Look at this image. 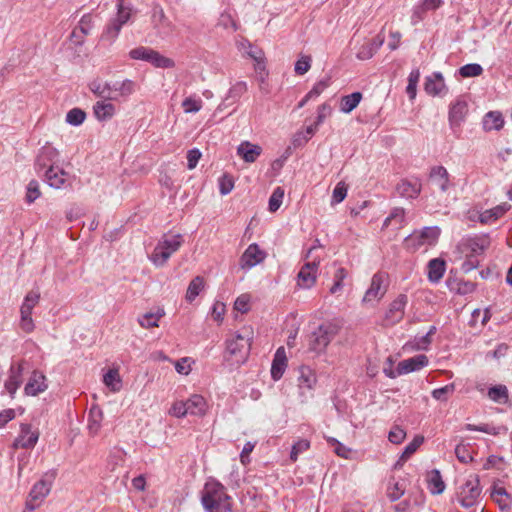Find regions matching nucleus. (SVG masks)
Returning a JSON list of instances; mask_svg holds the SVG:
<instances>
[{"label": "nucleus", "mask_w": 512, "mask_h": 512, "mask_svg": "<svg viewBox=\"0 0 512 512\" xmlns=\"http://www.w3.org/2000/svg\"><path fill=\"white\" fill-rule=\"evenodd\" d=\"M93 26L92 16L90 14H85L81 17L76 27L81 34L87 36L91 33Z\"/></svg>", "instance_id": "obj_56"}, {"label": "nucleus", "mask_w": 512, "mask_h": 512, "mask_svg": "<svg viewBox=\"0 0 512 512\" xmlns=\"http://www.w3.org/2000/svg\"><path fill=\"white\" fill-rule=\"evenodd\" d=\"M204 287V279L201 276H196L191 280V282L188 285L187 292H186V300L188 302H192L195 300V298L200 294L201 290Z\"/></svg>", "instance_id": "obj_39"}, {"label": "nucleus", "mask_w": 512, "mask_h": 512, "mask_svg": "<svg viewBox=\"0 0 512 512\" xmlns=\"http://www.w3.org/2000/svg\"><path fill=\"white\" fill-rule=\"evenodd\" d=\"M183 243V237L180 234L171 237H163L158 242L151 255V261L156 266H163L173 253H175Z\"/></svg>", "instance_id": "obj_6"}, {"label": "nucleus", "mask_w": 512, "mask_h": 512, "mask_svg": "<svg viewBox=\"0 0 512 512\" xmlns=\"http://www.w3.org/2000/svg\"><path fill=\"white\" fill-rule=\"evenodd\" d=\"M51 485L52 480H46L44 478L39 480L33 485L29 497H31L32 500L42 501L49 494Z\"/></svg>", "instance_id": "obj_33"}, {"label": "nucleus", "mask_w": 512, "mask_h": 512, "mask_svg": "<svg viewBox=\"0 0 512 512\" xmlns=\"http://www.w3.org/2000/svg\"><path fill=\"white\" fill-rule=\"evenodd\" d=\"M346 196H347V186L345 185L344 182H339L333 190L332 203H335V204L341 203L345 199Z\"/></svg>", "instance_id": "obj_58"}, {"label": "nucleus", "mask_w": 512, "mask_h": 512, "mask_svg": "<svg viewBox=\"0 0 512 512\" xmlns=\"http://www.w3.org/2000/svg\"><path fill=\"white\" fill-rule=\"evenodd\" d=\"M404 491L405 489L398 482H395L393 485L388 487L387 496L392 502H394L401 498Z\"/></svg>", "instance_id": "obj_63"}, {"label": "nucleus", "mask_w": 512, "mask_h": 512, "mask_svg": "<svg viewBox=\"0 0 512 512\" xmlns=\"http://www.w3.org/2000/svg\"><path fill=\"white\" fill-rule=\"evenodd\" d=\"M319 262L312 261L304 264L298 273V285L301 288H311L316 282Z\"/></svg>", "instance_id": "obj_17"}, {"label": "nucleus", "mask_w": 512, "mask_h": 512, "mask_svg": "<svg viewBox=\"0 0 512 512\" xmlns=\"http://www.w3.org/2000/svg\"><path fill=\"white\" fill-rule=\"evenodd\" d=\"M405 437H406V432L398 426L394 427L389 432V435H388L389 441L393 444L402 443V441L405 439Z\"/></svg>", "instance_id": "obj_64"}, {"label": "nucleus", "mask_w": 512, "mask_h": 512, "mask_svg": "<svg viewBox=\"0 0 512 512\" xmlns=\"http://www.w3.org/2000/svg\"><path fill=\"white\" fill-rule=\"evenodd\" d=\"M152 51V48L139 46L130 50L129 57L133 60L149 62Z\"/></svg>", "instance_id": "obj_47"}, {"label": "nucleus", "mask_w": 512, "mask_h": 512, "mask_svg": "<svg viewBox=\"0 0 512 512\" xmlns=\"http://www.w3.org/2000/svg\"><path fill=\"white\" fill-rule=\"evenodd\" d=\"M485 247L480 244L478 239H465L457 245V251L465 260L461 264V270L469 273L479 266L478 255L482 254Z\"/></svg>", "instance_id": "obj_4"}, {"label": "nucleus", "mask_w": 512, "mask_h": 512, "mask_svg": "<svg viewBox=\"0 0 512 512\" xmlns=\"http://www.w3.org/2000/svg\"><path fill=\"white\" fill-rule=\"evenodd\" d=\"M408 303V297L405 294H400L398 297L393 300L388 310L385 313L384 317V325L385 326H393L399 323L405 314V307Z\"/></svg>", "instance_id": "obj_11"}, {"label": "nucleus", "mask_w": 512, "mask_h": 512, "mask_svg": "<svg viewBox=\"0 0 512 512\" xmlns=\"http://www.w3.org/2000/svg\"><path fill=\"white\" fill-rule=\"evenodd\" d=\"M361 99L362 94L360 92L343 96L340 101V110L346 114L352 112L359 105Z\"/></svg>", "instance_id": "obj_36"}, {"label": "nucleus", "mask_w": 512, "mask_h": 512, "mask_svg": "<svg viewBox=\"0 0 512 512\" xmlns=\"http://www.w3.org/2000/svg\"><path fill=\"white\" fill-rule=\"evenodd\" d=\"M59 152L51 145L43 146L35 159L34 169L38 175L45 173L46 169H54L59 163Z\"/></svg>", "instance_id": "obj_9"}, {"label": "nucleus", "mask_w": 512, "mask_h": 512, "mask_svg": "<svg viewBox=\"0 0 512 512\" xmlns=\"http://www.w3.org/2000/svg\"><path fill=\"white\" fill-rule=\"evenodd\" d=\"M252 334L250 328L244 327L232 339L226 340V353L230 356L226 358L228 361L232 360L237 364L246 361L251 349Z\"/></svg>", "instance_id": "obj_2"}, {"label": "nucleus", "mask_w": 512, "mask_h": 512, "mask_svg": "<svg viewBox=\"0 0 512 512\" xmlns=\"http://www.w3.org/2000/svg\"><path fill=\"white\" fill-rule=\"evenodd\" d=\"M103 420V412L98 407H92L89 412L88 430L92 436L98 434Z\"/></svg>", "instance_id": "obj_35"}, {"label": "nucleus", "mask_w": 512, "mask_h": 512, "mask_svg": "<svg viewBox=\"0 0 512 512\" xmlns=\"http://www.w3.org/2000/svg\"><path fill=\"white\" fill-rule=\"evenodd\" d=\"M387 276L384 273L378 272L373 275L370 287L365 292L362 299L363 304H368L373 301L381 300L387 292Z\"/></svg>", "instance_id": "obj_10"}, {"label": "nucleus", "mask_w": 512, "mask_h": 512, "mask_svg": "<svg viewBox=\"0 0 512 512\" xmlns=\"http://www.w3.org/2000/svg\"><path fill=\"white\" fill-rule=\"evenodd\" d=\"M261 152L262 149L260 146L251 144L248 141L242 142L237 148L238 155L247 163L255 162Z\"/></svg>", "instance_id": "obj_27"}, {"label": "nucleus", "mask_w": 512, "mask_h": 512, "mask_svg": "<svg viewBox=\"0 0 512 512\" xmlns=\"http://www.w3.org/2000/svg\"><path fill=\"white\" fill-rule=\"evenodd\" d=\"M266 253L256 243L250 244L240 258L242 269H250L264 261Z\"/></svg>", "instance_id": "obj_14"}, {"label": "nucleus", "mask_w": 512, "mask_h": 512, "mask_svg": "<svg viewBox=\"0 0 512 512\" xmlns=\"http://www.w3.org/2000/svg\"><path fill=\"white\" fill-rule=\"evenodd\" d=\"M187 412L194 416H203L206 412V401L203 396L194 394L186 401Z\"/></svg>", "instance_id": "obj_28"}, {"label": "nucleus", "mask_w": 512, "mask_h": 512, "mask_svg": "<svg viewBox=\"0 0 512 512\" xmlns=\"http://www.w3.org/2000/svg\"><path fill=\"white\" fill-rule=\"evenodd\" d=\"M47 387L45 375L38 370H34L25 385L24 392L28 396H36L44 392Z\"/></svg>", "instance_id": "obj_20"}, {"label": "nucleus", "mask_w": 512, "mask_h": 512, "mask_svg": "<svg viewBox=\"0 0 512 512\" xmlns=\"http://www.w3.org/2000/svg\"><path fill=\"white\" fill-rule=\"evenodd\" d=\"M234 187L233 178L230 175L224 174L219 179V190L222 195L229 194Z\"/></svg>", "instance_id": "obj_59"}, {"label": "nucleus", "mask_w": 512, "mask_h": 512, "mask_svg": "<svg viewBox=\"0 0 512 512\" xmlns=\"http://www.w3.org/2000/svg\"><path fill=\"white\" fill-rule=\"evenodd\" d=\"M43 175L44 180L52 188L61 189L71 185V177L58 165L54 169H46Z\"/></svg>", "instance_id": "obj_13"}, {"label": "nucleus", "mask_w": 512, "mask_h": 512, "mask_svg": "<svg viewBox=\"0 0 512 512\" xmlns=\"http://www.w3.org/2000/svg\"><path fill=\"white\" fill-rule=\"evenodd\" d=\"M504 118L500 111H489L483 117V130L490 132L492 130H501L504 126Z\"/></svg>", "instance_id": "obj_25"}, {"label": "nucleus", "mask_w": 512, "mask_h": 512, "mask_svg": "<svg viewBox=\"0 0 512 512\" xmlns=\"http://www.w3.org/2000/svg\"><path fill=\"white\" fill-rule=\"evenodd\" d=\"M39 439L38 430H32L30 424H21L20 426V434L14 440L13 447L14 448H24L30 449L33 448Z\"/></svg>", "instance_id": "obj_15"}, {"label": "nucleus", "mask_w": 512, "mask_h": 512, "mask_svg": "<svg viewBox=\"0 0 512 512\" xmlns=\"http://www.w3.org/2000/svg\"><path fill=\"white\" fill-rule=\"evenodd\" d=\"M119 3H118V13H117V18L115 19V21H117L120 25H124L129 19H130V16H131V9L130 8H127L123 5V3L121 2L122 0H118Z\"/></svg>", "instance_id": "obj_61"}, {"label": "nucleus", "mask_w": 512, "mask_h": 512, "mask_svg": "<svg viewBox=\"0 0 512 512\" xmlns=\"http://www.w3.org/2000/svg\"><path fill=\"white\" fill-rule=\"evenodd\" d=\"M247 91V85L245 82H237L228 91V94L224 101L219 105V109L227 107L238 101L240 97Z\"/></svg>", "instance_id": "obj_31"}, {"label": "nucleus", "mask_w": 512, "mask_h": 512, "mask_svg": "<svg viewBox=\"0 0 512 512\" xmlns=\"http://www.w3.org/2000/svg\"><path fill=\"white\" fill-rule=\"evenodd\" d=\"M153 66L157 68H173L175 66V62L160 54L158 51L154 50L151 53L149 62Z\"/></svg>", "instance_id": "obj_43"}, {"label": "nucleus", "mask_w": 512, "mask_h": 512, "mask_svg": "<svg viewBox=\"0 0 512 512\" xmlns=\"http://www.w3.org/2000/svg\"><path fill=\"white\" fill-rule=\"evenodd\" d=\"M420 79L419 69H413L408 76V84L406 87V93L410 100H414L417 93V84Z\"/></svg>", "instance_id": "obj_44"}, {"label": "nucleus", "mask_w": 512, "mask_h": 512, "mask_svg": "<svg viewBox=\"0 0 512 512\" xmlns=\"http://www.w3.org/2000/svg\"><path fill=\"white\" fill-rule=\"evenodd\" d=\"M122 25H120L117 21H112L107 25L106 29L102 33L101 39L113 41L119 34Z\"/></svg>", "instance_id": "obj_53"}, {"label": "nucleus", "mask_w": 512, "mask_h": 512, "mask_svg": "<svg viewBox=\"0 0 512 512\" xmlns=\"http://www.w3.org/2000/svg\"><path fill=\"white\" fill-rule=\"evenodd\" d=\"M163 315V311H158L157 313L148 312L138 319V323L141 327L146 329L158 327V321Z\"/></svg>", "instance_id": "obj_42"}, {"label": "nucleus", "mask_w": 512, "mask_h": 512, "mask_svg": "<svg viewBox=\"0 0 512 512\" xmlns=\"http://www.w3.org/2000/svg\"><path fill=\"white\" fill-rule=\"evenodd\" d=\"M86 119V113L80 108H73L66 114V122L73 126L81 125Z\"/></svg>", "instance_id": "obj_45"}, {"label": "nucleus", "mask_w": 512, "mask_h": 512, "mask_svg": "<svg viewBox=\"0 0 512 512\" xmlns=\"http://www.w3.org/2000/svg\"><path fill=\"white\" fill-rule=\"evenodd\" d=\"M424 90L431 96H445L448 93V87L445 84L444 77L440 72H434L425 78Z\"/></svg>", "instance_id": "obj_16"}, {"label": "nucleus", "mask_w": 512, "mask_h": 512, "mask_svg": "<svg viewBox=\"0 0 512 512\" xmlns=\"http://www.w3.org/2000/svg\"><path fill=\"white\" fill-rule=\"evenodd\" d=\"M421 189L422 184L419 179H416L415 181L402 179L396 185V192L398 195L406 199H416L420 195Z\"/></svg>", "instance_id": "obj_21"}, {"label": "nucleus", "mask_w": 512, "mask_h": 512, "mask_svg": "<svg viewBox=\"0 0 512 512\" xmlns=\"http://www.w3.org/2000/svg\"><path fill=\"white\" fill-rule=\"evenodd\" d=\"M483 73V68L480 64L470 63L462 66L459 69V74L464 78L477 77Z\"/></svg>", "instance_id": "obj_46"}, {"label": "nucleus", "mask_w": 512, "mask_h": 512, "mask_svg": "<svg viewBox=\"0 0 512 512\" xmlns=\"http://www.w3.org/2000/svg\"><path fill=\"white\" fill-rule=\"evenodd\" d=\"M182 106L186 113H196L201 109L202 101L195 100V99L189 97V98H186L183 100Z\"/></svg>", "instance_id": "obj_60"}, {"label": "nucleus", "mask_w": 512, "mask_h": 512, "mask_svg": "<svg viewBox=\"0 0 512 512\" xmlns=\"http://www.w3.org/2000/svg\"><path fill=\"white\" fill-rule=\"evenodd\" d=\"M93 113L98 121H107L115 115L116 107L108 101H97L93 106Z\"/></svg>", "instance_id": "obj_26"}, {"label": "nucleus", "mask_w": 512, "mask_h": 512, "mask_svg": "<svg viewBox=\"0 0 512 512\" xmlns=\"http://www.w3.org/2000/svg\"><path fill=\"white\" fill-rule=\"evenodd\" d=\"M338 332L339 326L334 323L325 322L319 325L309 336V349L316 353L324 352Z\"/></svg>", "instance_id": "obj_5"}, {"label": "nucleus", "mask_w": 512, "mask_h": 512, "mask_svg": "<svg viewBox=\"0 0 512 512\" xmlns=\"http://www.w3.org/2000/svg\"><path fill=\"white\" fill-rule=\"evenodd\" d=\"M136 84L130 79L113 82V90L115 91L116 101L120 98H127L135 92Z\"/></svg>", "instance_id": "obj_30"}, {"label": "nucleus", "mask_w": 512, "mask_h": 512, "mask_svg": "<svg viewBox=\"0 0 512 512\" xmlns=\"http://www.w3.org/2000/svg\"><path fill=\"white\" fill-rule=\"evenodd\" d=\"M286 366H287V358H286L285 350L283 347H279L276 350L274 359L272 361L271 377L275 381L279 380L283 376Z\"/></svg>", "instance_id": "obj_23"}, {"label": "nucleus", "mask_w": 512, "mask_h": 512, "mask_svg": "<svg viewBox=\"0 0 512 512\" xmlns=\"http://www.w3.org/2000/svg\"><path fill=\"white\" fill-rule=\"evenodd\" d=\"M428 488L434 495L442 494L445 490V483L439 470L434 469L428 474Z\"/></svg>", "instance_id": "obj_34"}, {"label": "nucleus", "mask_w": 512, "mask_h": 512, "mask_svg": "<svg viewBox=\"0 0 512 512\" xmlns=\"http://www.w3.org/2000/svg\"><path fill=\"white\" fill-rule=\"evenodd\" d=\"M440 229L437 226L424 227L420 231H414L412 234L405 238V244L408 248L417 250L423 245H433L439 235Z\"/></svg>", "instance_id": "obj_8"}, {"label": "nucleus", "mask_w": 512, "mask_h": 512, "mask_svg": "<svg viewBox=\"0 0 512 512\" xmlns=\"http://www.w3.org/2000/svg\"><path fill=\"white\" fill-rule=\"evenodd\" d=\"M150 24L154 35L162 40L170 38L176 29L159 3H153L151 6Z\"/></svg>", "instance_id": "obj_3"}, {"label": "nucleus", "mask_w": 512, "mask_h": 512, "mask_svg": "<svg viewBox=\"0 0 512 512\" xmlns=\"http://www.w3.org/2000/svg\"><path fill=\"white\" fill-rule=\"evenodd\" d=\"M41 195L39 183L36 180H31L27 185L26 197L25 200L27 203L31 204L36 199H38Z\"/></svg>", "instance_id": "obj_52"}, {"label": "nucleus", "mask_w": 512, "mask_h": 512, "mask_svg": "<svg viewBox=\"0 0 512 512\" xmlns=\"http://www.w3.org/2000/svg\"><path fill=\"white\" fill-rule=\"evenodd\" d=\"M445 272V261L440 258H434L428 263V279L437 283L443 277Z\"/></svg>", "instance_id": "obj_32"}, {"label": "nucleus", "mask_w": 512, "mask_h": 512, "mask_svg": "<svg viewBox=\"0 0 512 512\" xmlns=\"http://www.w3.org/2000/svg\"><path fill=\"white\" fill-rule=\"evenodd\" d=\"M429 178L443 193L447 192L450 187L449 173L444 166L440 165L432 167L429 173Z\"/></svg>", "instance_id": "obj_22"}, {"label": "nucleus", "mask_w": 512, "mask_h": 512, "mask_svg": "<svg viewBox=\"0 0 512 512\" xmlns=\"http://www.w3.org/2000/svg\"><path fill=\"white\" fill-rule=\"evenodd\" d=\"M23 363L12 364L9 369L8 379L5 381V389L13 398L17 389L23 382Z\"/></svg>", "instance_id": "obj_18"}, {"label": "nucleus", "mask_w": 512, "mask_h": 512, "mask_svg": "<svg viewBox=\"0 0 512 512\" xmlns=\"http://www.w3.org/2000/svg\"><path fill=\"white\" fill-rule=\"evenodd\" d=\"M424 438L422 436H416L404 449L395 467L402 465L403 462L407 461L412 454H414L420 445L423 443Z\"/></svg>", "instance_id": "obj_38"}, {"label": "nucleus", "mask_w": 512, "mask_h": 512, "mask_svg": "<svg viewBox=\"0 0 512 512\" xmlns=\"http://www.w3.org/2000/svg\"><path fill=\"white\" fill-rule=\"evenodd\" d=\"M330 85V78L322 79L315 83L312 89L307 93L308 98L316 99Z\"/></svg>", "instance_id": "obj_57"}, {"label": "nucleus", "mask_w": 512, "mask_h": 512, "mask_svg": "<svg viewBox=\"0 0 512 512\" xmlns=\"http://www.w3.org/2000/svg\"><path fill=\"white\" fill-rule=\"evenodd\" d=\"M428 362L429 361L426 355L419 354L399 362L396 370L398 375H403L420 370L421 368L427 366Z\"/></svg>", "instance_id": "obj_19"}, {"label": "nucleus", "mask_w": 512, "mask_h": 512, "mask_svg": "<svg viewBox=\"0 0 512 512\" xmlns=\"http://www.w3.org/2000/svg\"><path fill=\"white\" fill-rule=\"evenodd\" d=\"M201 502L207 512H231V497L224 485L213 478L205 483Z\"/></svg>", "instance_id": "obj_1"}, {"label": "nucleus", "mask_w": 512, "mask_h": 512, "mask_svg": "<svg viewBox=\"0 0 512 512\" xmlns=\"http://www.w3.org/2000/svg\"><path fill=\"white\" fill-rule=\"evenodd\" d=\"M103 381L112 391H119L121 388V379L117 369H109L103 377Z\"/></svg>", "instance_id": "obj_41"}, {"label": "nucleus", "mask_w": 512, "mask_h": 512, "mask_svg": "<svg viewBox=\"0 0 512 512\" xmlns=\"http://www.w3.org/2000/svg\"><path fill=\"white\" fill-rule=\"evenodd\" d=\"M169 414L177 418H182L188 415L185 401L175 402L170 408Z\"/></svg>", "instance_id": "obj_62"}, {"label": "nucleus", "mask_w": 512, "mask_h": 512, "mask_svg": "<svg viewBox=\"0 0 512 512\" xmlns=\"http://www.w3.org/2000/svg\"><path fill=\"white\" fill-rule=\"evenodd\" d=\"M310 448V442L306 439L298 440L291 449L290 459L295 462L298 459L300 453L307 451Z\"/></svg>", "instance_id": "obj_55"}, {"label": "nucleus", "mask_w": 512, "mask_h": 512, "mask_svg": "<svg viewBox=\"0 0 512 512\" xmlns=\"http://www.w3.org/2000/svg\"><path fill=\"white\" fill-rule=\"evenodd\" d=\"M347 270L343 267H339L334 274V283L330 288L331 294H336L343 288V281L347 277Z\"/></svg>", "instance_id": "obj_48"}, {"label": "nucleus", "mask_w": 512, "mask_h": 512, "mask_svg": "<svg viewBox=\"0 0 512 512\" xmlns=\"http://www.w3.org/2000/svg\"><path fill=\"white\" fill-rule=\"evenodd\" d=\"M468 114V103L458 98L450 104L448 120L452 130L459 129Z\"/></svg>", "instance_id": "obj_12"}, {"label": "nucleus", "mask_w": 512, "mask_h": 512, "mask_svg": "<svg viewBox=\"0 0 512 512\" xmlns=\"http://www.w3.org/2000/svg\"><path fill=\"white\" fill-rule=\"evenodd\" d=\"M455 455L461 463L467 464L473 461V456L470 453L469 445L458 444L455 448Z\"/></svg>", "instance_id": "obj_54"}, {"label": "nucleus", "mask_w": 512, "mask_h": 512, "mask_svg": "<svg viewBox=\"0 0 512 512\" xmlns=\"http://www.w3.org/2000/svg\"><path fill=\"white\" fill-rule=\"evenodd\" d=\"M312 58L309 55H301L296 61L294 71L297 75H304L311 68Z\"/></svg>", "instance_id": "obj_51"}, {"label": "nucleus", "mask_w": 512, "mask_h": 512, "mask_svg": "<svg viewBox=\"0 0 512 512\" xmlns=\"http://www.w3.org/2000/svg\"><path fill=\"white\" fill-rule=\"evenodd\" d=\"M451 291H455L459 295H467L475 291L476 285L471 281L459 280L448 281Z\"/></svg>", "instance_id": "obj_37"}, {"label": "nucleus", "mask_w": 512, "mask_h": 512, "mask_svg": "<svg viewBox=\"0 0 512 512\" xmlns=\"http://www.w3.org/2000/svg\"><path fill=\"white\" fill-rule=\"evenodd\" d=\"M488 396L491 400L498 403H506L508 401V389L505 385H495L489 388Z\"/></svg>", "instance_id": "obj_40"}, {"label": "nucleus", "mask_w": 512, "mask_h": 512, "mask_svg": "<svg viewBox=\"0 0 512 512\" xmlns=\"http://www.w3.org/2000/svg\"><path fill=\"white\" fill-rule=\"evenodd\" d=\"M491 498L499 506L500 510H510L512 507V496L507 492L504 487L493 485L491 491Z\"/></svg>", "instance_id": "obj_24"}, {"label": "nucleus", "mask_w": 512, "mask_h": 512, "mask_svg": "<svg viewBox=\"0 0 512 512\" xmlns=\"http://www.w3.org/2000/svg\"><path fill=\"white\" fill-rule=\"evenodd\" d=\"M455 385L453 383L447 384L441 388L434 389L432 391V397L438 401L445 402L448 397L453 394Z\"/></svg>", "instance_id": "obj_49"}, {"label": "nucleus", "mask_w": 512, "mask_h": 512, "mask_svg": "<svg viewBox=\"0 0 512 512\" xmlns=\"http://www.w3.org/2000/svg\"><path fill=\"white\" fill-rule=\"evenodd\" d=\"M284 190L281 187H277L274 189L272 195L269 198V211L276 212L283 201Z\"/></svg>", "instance_id": "obj_50"}, {"label": "nucleus", "mask_w": 512, "mask_h": 512, "mask_svg": "<svg viewBox=\"0 0 512 512\" xmlns=\"http://www.w3.org/2000/svg\"><path fill=\"white\" fill-rule=\"evenodd\" d=\"M511 208V205L508 203H503L500 205H497L494 208L485 210L482 212L479 216L480 222L484 224L491 223L500 217H502L509 209Z\"/></svg>", "instance_id": "obj_29"}, {"label": "nucleus", "mask_w": 512, "mask_h": 512, "mask_svg": "<svg viewBox=\"0 0 512 512\" xmlns=\"http://www.w3.org/2000/svg\"><path fill=\"white\" fill-rule=\"evenodd\" d=\"M481 487L477 475L470 476L457 492V501L465 509L476 506L479 502Z\"/></svg>", "instance_id": "obj_7"}]
</instances>
